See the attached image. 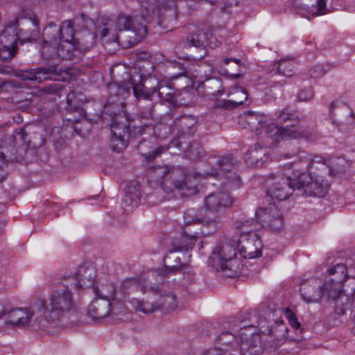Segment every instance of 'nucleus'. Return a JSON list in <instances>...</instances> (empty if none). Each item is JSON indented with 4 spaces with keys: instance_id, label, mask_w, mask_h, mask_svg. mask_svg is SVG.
Here are the masks:
<instances>
[{
    "instance_id": "nucleus-36",
    "label": "nucleus",
    "mask_w": 355,
    "mask_h": 355,
    "mask_svg": "<svg viewBox=\"0 0 355 355\" xmlns=\"http://www.w3.org/2000/svg\"><path fill=\"white\" fill-rule=\"evenodd\" d=\"M266 116L262 113L252 111L244 112L239 117V123H245L252 131L261 129L266 122Z\"/></svg>"
},
{
    "instance_id": "nucleus-22",
    "label": "nucleus",
    "mask_w": 355,
    "mask_h": 355,
    "mask_svg": "<svg viewBox=\"0 0 355 355\" xmlns=\"http://www.w3.org/2000/svg\"><path fill=\"white\" fill-rule=\"evenodd\" d=\"M19 36L16 28L12 26H7L0 35V57L3 60L12 58L17 53Z\"/></svg>"
},
{
    "instance_id": "nucleus-39",
    "label": "nucleus",
    "mask_w": 355,
    "mask_h": 355,
    "mask_svg": "<svg viewBox=\"0 0 355 355\" xmlns=\"http://www.w3.org/2000/svg\"><path fill=\"white\" fill-rule=\"evenodd\" d=\"M58 42H46L45 31L43 33V44L42 48V55L44 60L46 61H52V64L55 63V66L58 64Z\"/></svg>"
},
{
    "instance_id": "nucleus-8",
    "label": "nucleus",
    "mask_w": 355,
    "mask_h": 355,
    "mask_svg": "<svg viewBox=\"0 0 355 355\" xmlns=\"http://www.w3.org/2000/svg\"><path fill=\"white\" fill-rule=\"evenodd\" d=\"M163 281L164 275L154 272L148 274L146 277L126 279L121 287L123 300L132 304V297H137L138 294L144 293L147 289L157 291Z\"/></svg>"
},
{
    "instance_id": "nucleus-12",
    "label": "nucleus",
    "mask_w": 355,
    "mask_h": 355,
    "mask_svg": "<svg viewBox=\"0 0 355 355\" xmlns=\"http://www.w3.org/2000/svg\"><path fill=\"white\" fill-rule=\"evenodd\" d=\"M263 336L254 325L241 327L239 332L238 345L241 355H261L263 352Z\"/></svg>"
},
{
    "instance_id": "nucleus-58",
    "label": "nucleus",
    "mask_w": 355,
    "mask_h": 355,
    "mask_svg": "<svg viewBox=\"0 0 355 355\" xmlns=\"http://www.w3.org/2000/svg\"><path fill=\"white\" fill-rule=\"evenodd\" d=\"M261 311L263 312L262 316L264 320H267L269 322H275L276 319L275 316L277 315V310L274 307H269L268 309H264V307H261Z\"/></svg>"
},
{
    "instance_id": "nucleus-19",
    "label": "nucleus",
    "mask_w": 355,
    "mask_h": 355,
    "mask_svg": "<svg viewBox=\"0 0 355 355\" xmlns=\"http://www.w3.org/2000/svg\"><path fill=\"white\" fill-rule=\"evenodd\" d=\"M44 31L46 42H79L74 38V28L71 21H64L60 26L49 24Z\"/></svg>"
},
{
    "instance_id": "nucleus-32",
    "label": "nucleus",
    "mask_w": 355,
    "mask_h": 355,
    "mask_svg": "<svg viewBox=\"0 0 355 355\" xmlns=\"http://www.w3.org/2000/svg\"><path fill=\"white\" fill-rule=\"evenodd\" d=\"M111 311V302L106 299L96 297L87 307V315L93 320L106 318Z\"/></svg>"
},
{
    "instance_id": "nucleus-10",
    "label": "nucleus",
    "mask_w": 355,
    "mask_h": 355,
    "mask_svg": "<svg viewBox=\"0 0 355 355\" xmlns=\"http://www.w3.org/2000/svg\"><path fill=\"white\" fill-rule=\"evenodd\" d=\"M197 119L191 115H183L174 121L171 125V133L173 136L171 144L180 150L187 151V139L193 135L197 129Z\"/></svg>"
},
{
    "instance_id": "nucleus-49",
    "label": "nucleus",
    "mask_w": 355,
    "mask_h": 355,
    "mask_svg": "<svg viewBox=\"0 0 355 355\" xmlns=\"http://www.w3.org/2000/svg\"><path fill=\"white\" fill-rule=\"evenodd\" d=\"M82 102V94L71 91L67 96V107L68 112H74L79 109Z\"/></svg>"
},
{
    "instance_id": "nucleus-3",
    "label": "nucleus",
    "mask_w": 355,
    "mask_h": 355,
    "mask_svg": "<svg viewBox=\"0 0 355 355\" xmlns=\"http://www.w3.org/2000/svg\"><path fill=\"white\" fill-rule=\"evenodd\" d=\"M38 304L49 323L62 321L76 310L73 293L62 279L53 285L46 300H38Z\"/></svg>"
},
{
    "instance_id": "nucleus-7",
    "label": "nucleus",
    "mask_w": 355,
    "mask_h": 355,
    "mask_svg": "<svg viewBox=\"0 0 355 355\" xmlns=\"http://www.w3.org/2000/svg\"><path fill=\"white\" fill-rule=\"evenodd\" d=\"M184 28L186 31V36L183 46L195 47L198 49V58H202L207 54V47L214 49L220 43L212 31L207 27L189 24Z\"/></svg>"
},
{
    "instance_id": "nucleus-35",
    "label": "nucleus",
    "mask_w": 355,
    "mask_h": 355,
    "mask_svg": "<svg viewBox=\"0 0 355 355\" xmlns=\"http://www.w3.org/2000/svg\"><path fill=\"white\" fill-rule=\"evenodd\" d=\"M234 227L240 234V236L242 235L257 234L255 231L261 228L259 220H254L246 216L236 219L234 223Z\"/></svg>"
},
{
    "instance_id": "nucleus-31",
    "label": "nucleus",
    "mask_w": 355,
    "mask_h": 355,
    "mask_svg": "<svg viewBox=\"0 0 355 355\" xmlns=\"http://www.w3.org/2000/svg\"><path fill=\"white\" fill-rule=\"evenodd\" d=\"M268 150L259 144L252 146L245 154L244 160L249 166L261 167L267 162Z\"/></svg>"
},
{
    "instance_id": "nucleus-34",
    "label": "nucleus",
    "mask_w": 355,
    "mask_h": 355,
    "mask_svg": "<svg viewBox=\"0 0 355 355\" xmlns=\"http://www.w3.org/2000/svg\"><path fill=\"white\" fill-rule=\"evenodd\" d=\"M140 199V184L138 182H132L126 188L125 193L122 199V207L125 211H131L137 207Z\"/></svg>"
},
{
    "instance_id": "nucleus-38",
    "label": "nucleus",
    "mask_w": 355,
    "mask_h": 355,
    "mask_svg": "<svg viewBox=\"0 0 355 355\" xmlns=\"http://www.w3.org/2000/svg\"><path fill=\"white\" fill-rule=\"evenodd\" d=\"M232 96V99L219 102L218 105L220 107L223 106L225 109H232L246 101L248 97V94L246 90L239 87H236L234 89Z\"/></svg>"
},
{
    "instance_id": "nucleus-18",
    "label": "nucleus",
    "mask_w": 355,
    "mask_h": 355,
    "mask_svg": "<svg viewBox=\"0 0 355 355\" xmlns=\"http://www.w3.org/2000/svg\"><path fill=\"white\" fill-rule=\"evenodd\" d=\"M287 176L278 175L269 186L267 194L278 201L285 200L293 194L297 182Z\"/></svg>"
},
{
    "instance_id": "nucleus-23",
    "label": "nucleus",
    "mask_w": 355,
    "mask_h": 355,
    "mask_svg": "<svg viewBox=\"0 0 355 355\" xmlns=\"http://www.w3.org/2000/svg\"><path fill=\"white\" fill-rule=\"evenodd\" d=\"M179 68L180 70V66L178 64L170 63L167 67V70L169 71L171 68ZM184 73L183 71L178 73L167 72L166 78L167 80H159L157 78V83L155 84V88L157 90V95L159 99L166 101L173 102L175 97V89L173 87L172 84L169 80L178 78L180 76Z\"/></svg>"
},
{
    "instance_id": "nucleus-63",
    "label": "nucleus",
    "mask_w": 355,
    "mask_h": 355,
    "mask_svg": "<svg viewBox=\"0 0 355 355\" xmlns=\"http://www.w3.org/2000/svg\"><path fill=\"white\" fill-rule=\"evenodd\" d=\"M347 270H348L347 276L355 278V266H350L349 268H347Z\"/></svg>"
},
{
    "instance_id": "nucleus-1",
    "label": "nucleus",
    "mask_w": 355,
    "mask_h": 355,
    "mask_svg": "<svg viewBox=\"0 0 355 355\" xmlns=\"http://www.w3.org/2000/svg\"><path fill=\"white\" fill-rule=\"evenodd\" d=\"M140 4V15H119L116 20H108L101 32V37L107 41L121 43L125 48L138 44L147 33L146 23L151 22L155 16L161 17V7L168 8L173 0H137Z\"/></svg>"
},
{
    "instance_id": "nucleus-30",
    "label": "nucleus",
    "mask_w": 355,
    "mask_h": 355,
    "mask_svg": "<svg viewBox=\"0 0 355 355\" xmlns=\"http://www.w3.org/2000/svg\"><path fill=\"white\" fill-rule=\"evenodd\" d=\"M196 91L202 96L212 98L223 93L222 80L217 78H209L200 83Z\"/></svg>"
},
{
    "instance_id": "nucleus-5",
    "label": "nucleus",
    "mask_w": 355,
    "mask_h": 355,
    "mask_svg": "<svg viewBox=\"0 0 355 355\" xmlns=\"http://www.w3.org/2000/svg\"><path fill=\"white\" fill-rule=\"evenodd\" d=\"M237 254L236 241L225 239L216 246L208 259V263L216 270H230V276L239 272V261L236 258Z\"/></svg>"
},
{
    "instance_id": "nucleus-64",
    "label": "nucleus",
    "mask_w": 355,
    "mask_h": 355,
    "mask_svg": "<svg viewBox=\"0 0 355 355\" xmlns=\"http://www.w3.org/2000/svg\"><path fill=\"white\" fill-rule=\"evenodd\" d=\"M101 112H100L99 114H96V119H89V121H96L98 119H99L101 117Z\"/></svg>"
},
{
    "instance_id": "nucleus-45",
    "label": "nucleus",
    "mask_w": 355,
    "mask_h": 355,
    "mask_svg": "<svg viewBox=\"0 0 355 355\" xmlns=\"http://www.w3.org/2000/svg\"><path fill=\"white\" fill-rule=\"evenodd\" d=\"M239 340L232 333L225 331L219 335L216 341L220 345L218 348L223 351L222 347H224L223 349H226L227 347H232L234 349L236 348L239 345Z\"/></svg>"
},
{
    "instance_id": "nucleus-9",
    "label": "nucleus",
    "mask_w": 355,
    "mask_h": 355,
    "mask_svg": "<svg viewBox=\"0 0 355 355\" xmlns=\"http://www.w3.org/2000/svg\"><path fill=\"white\" fill-rule=\"evenodd\" d=\"M300 291L302 299L306 303H320L333 300H335L336 306V300L338 299L336 291L333 288H327V281L321 284L320 281L316 278L303 282Z\"/></svg>"
},
{
    "instance_id": "nucleus-25",
    "label": "nucleus",
    "mask_w": 355,
    "mask_h": 355,
    "mask_svg": "<svg viewBox=\"0 0 355 355\" xmlns=\"http://www.w3.org/2000/svg\"><path fill=\"white\" fill-rule=\"evenodd\" d=\"M240 254L245 259H253L261 256L262 243L257 234L242 235L238 241Z\"/></svg>"
},
{
    "instance_id": "nucleus-48",
    "label": "nucleus",
    "mask_w": 355,
    "mask_h": 355,
    "mask_svg": "<svg viewBox=\"0 0 355 355\" xmlns=\"http://www.w3.org/2000/svg\"><path fill=\"white\" fill-rule=\"evenodd\" d=\"M132 306L144 313H150L158 310L157 302H140L137 297H132Z\"/></svg>"
},
{
    "instance_id": "nucleus-15",
    "label": "nucleus",
    "mask_w": 355,
    "mask_h": 355,
    "mask_svg": "<svg viewBox=\"0 0 355 355\" xmlns=\"http://www.w3.org/2000/svg\"><path fill=\"white\" fill-rule=\"evenodd\" d=\"M329 112L332 123L338 127L339 131L347 133L354 128V113L346 105L332 102Z\"/></svg>"
},
{
    "instance_id": "nucleus-56",
    "label": "nucleus",
    "mask_w": 355,
    "mask_h": 355,
    "mask_svg": "<svg viewBox=\"0 0 355 355\" xmlns=\"http://www.w3.org/2000/svg\"><path fill=\"white\" fill-rule=\"evenodd\" d=\"M12 137L15 139H19L22 143L29 144L31 140L25 128H20L14 131Z\"/></svg>"
},
{
    "instance_id": "nucleus-42",
    "label": "nucleus",
    "mask_w": 355,
    "mask_h": 355,
    "mask_svg": "<svg viewBox=\"0 0 355 355\" xmlns=\"http://www.w3.org/2000/svg\"><path fill=\"white\" fill-rule=\"evenodd\" d=\"M15 153L16 150L14 148H11L10 154L8 151L5 153L0 148V182L3 181L8 175V164L19 161Z\"/></svg>"
},
{
    "instance_id": "nucleus-61",
    "label": "nucleus",
    "mask_w": 355,
    "mask_h": 355,
    "mask_svg": "<svg viewBox=\"0 0 355 355\" xmlns=\"http://www.w3.org/2000/svg\"><path fill=\"white\" fill-rule=\"evenodd\" d=\"M35 69L29 71H25L20 75L21 78L23 80L35 81Z\"/></svg>"
},
{
    "instance_id": "nucleus-62",
    "label": "nucleus",
    "mask_w": 355,
    "mask_h": 355,
    "mask_svg": "<svg viewBox=\"0 0 355 355\" xmlns=\"http://www.w3.org/2000/svg\"><path fill=\"white\" fill-rule=\"evenodd\" d=\"M202 355H224L222 350L218 348L209 349L202 354Z\"/></svg>"
},
{
    "instance_id": "nucleus-50",
    "label": "nucleus",
    "mask_w": 355,
    "mask_h": 355,
    "mask_svg": "<svg viewBox=\"0 0 355 355\" xmlns=\"http://www.w3.org/2000/svg\"><path fill=\"white\" fill-rule=\"evenodd\" d=\"M293 69L294 62L293 60H282L277 67L278 73L286 77H291L293 75Z\"/></svg>"
},
{
    "instance_id": "nucleus-57",
    "label": "nucleus",
    "mask_w": 355,
    "mask_h": 355,
    "mask_svg": "<svg viewBox=\"0 0 355 355\" xmlns=\"http://www.w3.org/2000/svg\"><path fill=\"white\" fill-rule=\"evenodd\" d=\"M343 307L345 309V312L348 310L350 311V316L354 324L352 328V331L354 334H355V296H354L353 298L349 300V304L348 307L347 306L346 303L344 304Z\"/></svg>"
},
{
    "instance_id": "nucleus-47",
    "label": "nucleus",
    "mask_w": 355,
    "mask_h": 355,
    "mask_svg": "<svg viewBox=\"0 0 355 355\" xmlns=\"http://www.w3.org/2000/svg\"><path fill=\"white\" fill-rule=\"evenodd\" d=\"M287 331L288 329L283 324H279L270 329V336H273L275 338L274 345L275 347L285 342Z\"/></svg>"
},
{
    "instance_id": "nucleus-55",
    "label": "nucleus",
    "mask_w": 355,
    "mask_h": 355,
    "mask_svg": "<svg viewBox=\"0 0 355 355\" xmlns=\"http://www.w3.org/2000/svg\"><path fill=\"white\" fill-rule=\"evenodd\" d=\"M314 97V92L311 87L301 89L297 94V99L300 102H308Z\"/></svg>"
},
{
    "instance_id": "nucleus-43",
    "label": "nucleus",
    "mask_w": 355,
    "mask_h": 355,
    "mask_svg": "<svg viewBox=\"0 0 355 355\" xmlns=\"http://www.w3.org/2000/svg\"><path fill=\"white\" fill-rule=\"evenodd\" d=\"M94 293L98 297L106 299L111 302L116 299L114 286L110 282L101 284L100 286L93 288Z\"/></svg>"
},
{
    "instance_id": "nucleus-6",
    "label": "nucleus",
    "mask_w": 355,
    "mask_h": 355,
    "mask_svg": "<svg viewBox=\"0 0 355 355\" xmlns=\"http://www.w3.org/2000/svg\"><path fill=\"white\" fill-rule=\"evenodd\" d=\"M328 273L332 277L327 281V286L333 288L338 295V299L336 300L335 313L338 315H344L345 313V309L343 307L344 304L346 303L348 307L349 300L355 296V282L353 283V286L350 291L343 288L344 286L343 282L348 275L347 267L345 264L338 263L335 265L328 270Z\"/></svg>"
},
{
    "instance_id": "nucleus-11",
    "label": "nucleus",
    "mask_w": 355,
    "mask_h": 355,
    "mask_svg": "<svg viewBox=\"0 0 355 355\" xmlns=\"http://www.w3.org/2000/svg\"><path fill=\"white\" fill-rule=\"evenodd\" d=\"M39 25V19L32 12L21 10L15 22L20 43L36 41L40 35Z\"/></svg>"
},
{
    "instance_id": "nucleus-24",
    "label": "nucleus",
    "mask_w": 355,
    "mask_h": 355,
    "mask_svg": "<svg viewBox=\"0 0 355 355\" xmlns=\"http://www.w3.org/2000/svg\"><path fill=\"white\" fill-rule=\"evenodd\" d=\"M238 165L239 162L232 156L221 157L217 161L218 171L216 172V175H223L238 188L241 185V178L236 172L233 171Z\"/></svg>"
},
{
    "instance_id": "nucleus-4",
    "label": "nucleus",
    "mask_w": 355,
    "mask_h": 355,
    "mask_svg": "<svg viewBox=\"0 0 355 355\" xmlns=\"http://www.w3.org/2000/svg\"><path fill=\"white\" fill-rule=\"evenodd\" d=\"M141 117L144 121L139 125H134L130 129L127 118L121 114L112 116L111 124L112 137L110 138V148L112 151L119 153L125 149L128 140L139 139L144 134L145 128L152 125V119L158 117L155 114V105L150 104L148 112H143Z\"/></svg>"
},
{
    "instance_id": "nucleus-46",
    "label": "nucleus",
    "mask_w": 355,
    "mask_h": 355,
    "mask_svg": "<svg viewBox=\"0 0 355 355\" xmlns=\"http://www.w3.org/2000/svg\"><path fill=\"white\" fill-rule=\"evenodd\" d=\"M305 168L307 170L316 169L324 173L330 171L328 168L326 159L320 155H309L308 164Z\"/></svg>"
},
{
    "instance_id": "nucleus-21",
    "label": "nucleus",
    "mask_w": 355,
    "mask_h": 355,
    "mask_svg": "<svg viewBox=\"0 0 355 355\" xmlns=\"http://www.w3.org/2000/svg\"><path fill=\"white\" fill-rule=\"evenodd\" d=\"M265 134L275 142H280L289 139L307 137L308 134L295 128L293 125L291 126L282 127L275 123L267 125Z\"/></svg>"
},
{
    "instance_id": "nucleus-40",
    "label": "nucleus",
    "mask_w": 355,
    "mask_h": 355,
    "mask_svg": "<svg viewBox=\"0 0 355 355\" xmlns=\"http://www.w3.org/2000/svg\"><path fill=\"white\" fill-rule=\"evenodd\" d=\"M35 82L40 83L48 80H57L59 73L55 63L49 67L35 69Z\"/></svg>"
},
{
    "instance_id": "nucleus-29",
    "label": "nucleus",
    "mask_w": 355,
    "mask_h": 355,
    "mask_svg": "<svg viewBox=\"0 0 355 355\" xmlns=\"http://www.w3.org/2000/svg\"><path fill=\"white\" fill-rule=\"evenodd\" d=\"M183 219L186 225L201 223L216 230L220 223L221 218L218 214H215L213 217L206 216L200 219L198 215V210L195 208H190L184 211Z\"/></svg>"
},
{
    "instance_id": "nucleus-52",
    "label": "nucleus",
    "mask_w": 355,
    "mask_h": 355,
    "mask_svg": "<svg viewBox=\"0 0 355 355\" xmlns=\"http://www.w3.org/2000/svg\"><path fill=\"white\" fill-rule=\"evenodd\" d=\"M276 114L277 121L280 123H285L288 121H299L295 112L288 110V108L284 109Z\"/></svg>"
},
{
    "instance_id": "nucleus-28",
    "label": "nucleus",
    "mask_w": 355,
    "mask_h": 355,
    "mask_svg": "<svg viewBox=\"0 0 355 355\" xmlns=\"http://www.w3.org/2000/svg\"><path fill=\"white\" fill-rule=\"evenodd\" d=\"M297 11L305 16H317L325 14V0H295Z\"/></svg>"
},
{
    "instance_id": "nucleus-53",
    "label": "nucleus",
    "mask_w": 355,
    "mask_h": 355,
    "mask_svg": "<svg viewBox=\"0 0 355 355\" xmlns=\"http://www.w3.org/2000/svg\"><path fill=\"white\" fill-rule=\"evenodd\" d=\"M63 89V85L61 83H53L45 85L42 92L47 94L60 95Z\"/></svg>"
},
{
    "instance_id": "nucleus-17",
    "label": "nucleus",
    "mask_w": 355,
    "mask_h": 355,
    "mask_svg": "<svg viewBox=\"0 0 355 355\" xmlns=\"http://www.w3.org/2000/svg\"><path fill=\"white\" fill-rule=\"evenodd\" d=\"M255 216L259 220L261 227H266L273 232H279L283 228L282 213L274 204L265 208H259L255 212Z\"/></svg>"
},
{
    "instance_id": "nucleus-54",
    "label": "nucleus",
    "mask_w": 355,
    "mask_h": 355,
    "mask_svg": "<svg viewBox=\"0 0 355 355\" xmlns=\"http://www.w3.org/2000/svg\"><path fill=\"white\" fill-rule=\"evenodd\" d=\"M285 315L287 320H288V322L290 325L295 330H300V331H302V329H301V324L298 321L296 315L295 313L289 309L287 308L285 310Z\"/></svg>"
},
{
    "instance_id": "nucleus-16",
    "label": "nucleus",
    "mask_w": 355,
    "mask_h": 355,
    "mask_svg": "<svg viewBox=\"0 0 355 355\" xmlns=\"http://www.w3.org/2000/svg\"><path fill=\"white\" fill-rule=\"evenodd\" d=\"M96 270L94 266L83 265L74 272L66 273L62 279L69 286L74 285L77 288H89L94 286Z\"/></svg>"
},
{
    "instance_id": "nucleus-44",
    "label": "nucleus",
    "mask_w": 355,
    "mask_h": 355,
    "mask_svg": "<svg viewBox=\"0 0 355 355\" xmlns=\"http://www.w3.org/2000/svg\"><path fill=\"white\" fill-rule=\"evenodd\" d=\"M157 304L158 310L166 312L173 311L178 306L175 295L170 292L162 295Z\"/></svg>"
},
{
    "instance_id": "nucleus-2",
    "label": "nucleus",
    "mask_w": 355,
    "mask_h": 355,
    "mask_svg": "<svg viewBox=\"0 0 355 355\" xmlns=\"http://www.w3.org/2000/svg\"><path fill=\"white\" fill-rule=\"evenodd\" d=\"M148 182L159 184L166 193L188 197L198 191V178L186 173L182 168L169 166H157L148 168Z\"/></svg>"
},
{
    "instance_id": "nucleus-59",
    "label": "nucleus",
    "mask_w": 355,
    "mask_h": 355,
    "mask_svg": "<svg viewBox=\"0 0 355 355\" xmlns=\"http://www.w3.org/2000/svg\"><path fill=\"white\" fill-rule=\"evenodd\" d=\"M231 62H234L237 66V69H236L237 73L233 74L234 77L236 78H240L241 77L240 73L242 71H241V68H242L241 60L238 58H225L223 59V63L225 64H229Z\"/></svg>"
},
{
    "instance_id": "nucleus-41",
    "label": "nucleus",
    "mask_w": 355,
    "mask_h": 355,
    "mask_svg": "<svg viewBox=\"0 0 355 355\" xmlns=\"http://www.w3.org/2000/svg\"><path fill=\"white\" fill-rule=\"evenodd\" d=\"M164 267L166 268L165 272L167 274H175L178 271L187 268L186 264L181 262V258L175 252L170 251L165 256L164 259Z\"/></svg>"
},
{
    "instance_id": "nucleus-13",
    "label": "nucleus",
    "mask_w": 355,
    "mask_h": 355,
    "mask_svg": "<svg viewBox=\"0 0 355 355\" xmlns=\"http://www.w3.org/2000/svg\"><path fill=\"white\" fill-rule=\"evenodd\" d=\"M297 189H303L304 193L310 196L318 198L324 197L328 192L329 183L322 175H312L301 173L297 177Z\"/></svg>"
},
{
    "instance_id": "nucleus-26",
    "label": "nucleus",
    "mask_w": 355,
    "mask_h": 355,
    "mask_svg": "<svg viewBox=\"0 0 355 355\" xmlns=\"http://www.w3.org/2000/svg\"><path fill=\"white\" fill-rule=\"evenodd\" d=\"M58 62L73 60L89 51L90 46L80 42H59L58 43Z\"/></svg>"
},
{
    "instance_id": "nucleus-60",
    "label": "nucleus",
    "mask_w": 355,
    "mask_h": 355,
    "mask_svg": "<svg viewBox=\"0 0 355 355\" xmlns=\"http://www.w3.org/2000/svg\"><path fill=\"white\" fill-rule=\"evenodd\" d=\"M309 155H310L304 150H299L297 154L295 155V162L304 163L306 166L308 164Z\"/></svg>"
},
{
    "instance_id": "nucleus-37",
    "label": "nucleus",
    "mask_w": 355,
    "mask_h": 355,
    "mask_svg": "<svg viewBox=\"0 0 355 355\" xmlns=\"http://www.w3.org/2000/svg\"><path fill=\"white\" fill-rule=\"evenodd\" d=\"M197 239L196 236L187 234L185 232L175 236L171 242L175 252L188 251L193 248Z\"/></svg>"
},
{
    "instance_id": "nucleus-27",
    "label": "nucleus",
    "mask_w": 355,
    "mask_h": 355,
    "mask_svg": "<svg viewBox=\"0 0 355 355\" xmlns=\"http://www.w3.org/2000/svg\"><path fill=\"white\" fill-rule=\"evenodd\" d=\"M233 199L227 192L210 193L204 200L207 210L213 213H220L232 206Z\"/></svg>"
},
{
    "instance_id": "nucleus-14",
    "label": "nucleus",
    "mask_w": 355,
    "mask_h": 355,
    "mask_svg": "<svg viewBox=\"0 0 355 355\" xmlns=\"http://www.w3.org/2000/svg\"><path fill=\"white\" fill-rule=\"evenodd\" d=\"M40 310L37 300L28 307L16 308L10 310L3 309L0 311V319L6 315V323L7 324L25 327L29 325L35 312Z\"/></svg>"
},
{
    "instance_id": "nucleus-33",
    "label": "nucleus",
    "mask_w": 355,
    "mask_h": 355,
    "mask_svg": "<svg viewBox=\"0 0 355 355\" xmlns=\"http://www.w3.org/2000/svg\"><path fill=\"white\" fill-rule=\"evenodd\" d=\"M108 103L119 107L123 105V101L130 95V87L127 85H120L111 83L107 87Z\"/></svg>"
},
{
    "instance_id": "nucleus-51",
    "label": "nucleus",
    "mask_w": 355,
    "mask_h": 355,
    "mask_svg": "<svg viewBox=\"0 0 355 355\" xmlns=\"http://www.w3.org/2000/svg\"><path fill=\"white\" fill-rule=\"evenodd\" d=\"M145 140L138 141L137 148L140 151V153L143 155V156L146 158L148 162H152L155 157L159 156L162 153L165 152L166 148L163 146H158L155 149L148 152V153H144L141 152V146L144 143H145Z\"/></svg>"
},
{
    "instance_id": "nucleus-20",
    "label": "nucleus",
    "mask_w": 355,
    "mask_h": 355,
    "mask_svg": "<svg viewBox=\"0 0 355 355\" xmlns=\"http://www.w3.org/2000/svg\"><path fill=\"white\" fill-rule=\"evenodd\" d=\"M156 83V77L144 78L141 76H139L138 79L132 77L131 78V87L134 96L137 101L147 100L153 101V96L157 94Z\"/></svg>"
}]
</instances>
